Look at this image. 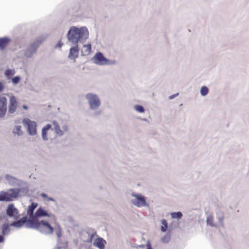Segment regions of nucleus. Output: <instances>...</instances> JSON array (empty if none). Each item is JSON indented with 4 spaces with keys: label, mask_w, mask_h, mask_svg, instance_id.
<instances>
[{
    "label": "nucleus",
    "mask_w": 249,
    "mask_h": 249,
    "mask_svg": "<svg viewBox=\"0 0 249 249\" xmlns=\"http://www.w3.org/2000/svg\"><path fill=\"white\" fill-rule=\"evenodd\" d=\"M89 32L86 27L78 28L72 26L69 29L67 33L68 41L72 45L77 44L79 41H83L88 38Z\"/></svg>",
    "instance_id": "1"
},
{
    "label": "nucleus",
    "mask_w": 249,
    "mask_h": 249,
    "mask_svg": "<svg viewBox=\"0 0 249 249\" xmlns=\"http://www.w3.org/2000/svg\"><path fill=\"white\" fill-rule=\"evenodd\" d=\"M85 99L89 105V109L91 110H96L101 106V103L98 96L93 93H88L85 95Z\"/></svg>",
    "instance_id": "2"
},
{
    "label": "nucleus",
    "mask_w": 249,
    "mask_h": 249,
    "mask_svg": "<svg viewBox=\"0 0 249 249\" xmlns=\"http://www.w3.org/2000/svg\"><path fill=\"white\" fill-rule=\"evenodd\" d=\"M43 41V39L42 37H39L35 40L25 50V56L27 58H31L34 54L36 53L39 46L41 44Z\"/></svg>",
    "instance_id": "3"
},
{
    "label": "nucleus",
    "mask_w": 249,
    "mask_h": 249,
    "mask_svg": "<svg viewBox=\"0 0 249 249\" xmlns=\"http://www.w3.org/2000/svg\"><path fill=\"white\" fill-rule=\"evenodd\" d=\"M131 196L135 197L131 200V203L134 206L138 208L148 206V205L146 202V197L142 195L133 192Z\"/></svg>",
    "instance_id": "4"
},
{
    "label": "nucleus",
    "mask_w": 249,
    "mask_h": 249,
    "mask_svg": "<svg viewBox=\"0 0 249 249\" xmlns=\"http://www.w3.org/2000/svg\"><path fill=\"white\" fill-rule=\"evenodd\" d=\"M37 231L45 235L52 234L54 231V228L46 220L40 221Z\"/></svg>",
    "instance_id": "5"
},
{
    "label": "nucleus",
    "mask_w": 249,
    "mask_h": 249,
    "mask_svg": "<svg viewBox=\"0 0 249 249\" xmlns=\"http://www.w3.org/2000/svg\"><path fill=\"white\" fill-rule=\"evenodd\" d=\"M93 59L94 63L99 65H114L116 63V61L114 60H109L106 58L101 52L97 53L94 55Z\"/></svg>",
    "instance_id": "6"
},
{
    "label": "nucleus",
    "mask_w": 249,
    "mask_h": 249,
    "mask_svg": "<svg viewBox=\"0 0 249 249\" xmlns=\"http://www.w3.org/2000/svg\"><path fill=\"white\" fill-rule=\"evenodd\" d=\"M22 123L25 126H27V129L30 135L34 136L36 134L37 124L36 122L26 118L22 120Z\"/></svg>",
    "instance_id": "7"
},
{
    "label": "nucleus",
    "mask_w": 249,
    "mask_h": 249,
    "mask_svg": "<svg viewBox=\"0 0 249 249\" xmlns=\"http://www.w3.org/2000/svg\"><path fill=\"white\" fill-rule=\"evenodd\" d=\"M53 128L52 130L54 131L56 135L58 137H62L65 132H67L68 130V126L66 124H63L61 126L59 123L55 120L52 122Z\"/></svg>",
    "instance_id": "8"
},
{
    "label": "nucleus",
    "mask_w": 249,
    "mask_h": 249,
    "mask_svg": "<svg viewBox=\"0 0 249 249\" xmlns=\"http://www.w3.org/2000/svg\"><path fill=\"white\" fill-rule=\"evenodd\" d=\"M39 222L37 218L35 216H27V219L25 224V227L27 229H35L37 231Z\"/></svg>",
    "instance_id": "9"
},
{
    "label": "nucleus",
    "mask_w": 249,
    "mask_h": 249,
    "mask_svg": "<svg viewBox=\"0 0 249 249\" xmlns=\"http://www.w3.org/2000/svg\"><path fill=\"white\" fill-rule=\"evenodd\" d=\"M6 214L8 216L14 219H17L18 217V211L14 204L8 205L6 209Z\"/></svg>",
    "instance_id": "10"
},
{
    "label": "nucleus",
    "mask_w": 249,
    "mask_h": 249,
    "mask_svg": "<svg viewBox=\"0 0 249 249\" xmlns=\"http://www.w3.org/2000/svg\"><path fill=\"white\" fill-rule=\"evenodd\" d=\"M7 110V100L5 96L0 97V119L4 118Z\"/></svg>",
    "instance_id": "11"
},
{
    "label": "nucleus",
    "mask_w": 249,
    "mask_h": 249,
    "mask_svg": "<svg viewBox=\"0 0 249 249\" xmlns=\"http://www.w3.org/2000/svg\"><path fill=\"white\" fill-rule=\"evenodd\" d=\"M34 215L37 218H38V217H43L45 216L50 217L53 219L55 218V216L54 214L52 213H49L47 211L45 210L41 207H40L36 210Z\"/></svg>",
    "instance_id": "12"
},
{
    "label": "nucleus",
    "mask_w": 249,
    "mask_h": 249,
    "mask_svg": "<svg viewBox=\"0 0 249 249\" xmlns=\"http://www.w3.org/2000/svg\"><path fill=\"white\" fill-rule=\"evenodd\" d=\"M18 106L17 101L14 96H11L10 98L8 112L10 114H13L16 110Z\"/></svg>",
    "instance_id": "13"
},
{
    "label": "nucleus",
    "mask_w": 249,
    "mask_h": 249,
    "mask_svg": "<svg viewBox=\"0 0 249 249\" xmlns=\"http://www.w3.org/2000/svg\"><path fill=\"white\" fill-rule=\"evenodd\" d=\"M70 49L68 58L70 59H74L78 57L79 54V47L77 44L73 45Z\"/></svg>",
    "instance_id": "14"
},
{
    "label": "nucleus",
    "mask_w": 249,
    "mask_h": 249,
    "mask_svg": "<svg viewBox=\"0 0 249 249\" xmlns=\"http://www.w3.org/2000/svg\"><path fill=\"white\" fill-rule=\"evenodd\" d=\"M5 179L10 185L13 186L19 185L21 182L20 180L8 174L5 175Z\"/></svg>",
    "instance_id": "15"
},
{
    "label": "nucleus",
    "mask_w": 249,
    "mask_h": 249,
    "mask_svg": "<svg viewBox=\"0 0 249 249\" xmlns=\"http://www.w3.org/2000/svg\"><path fill=\"white\" fill-rule=\"evenodd\" d=\"M26 219L27 216H23L18 220L13 221L10 225L18 229L20 228L25 225Z\"/></svg>",
    "instance_id": "16"
},
{
    "label": "nucleus",
    "mask_w": 249,
    "mask_h": 249,
    "mask_svg": "<svg viewBox=\"0 0 249 249\" xmlns=\"http://www.w3.org/2000/svg\"><path fill=\"white\" fill-rule=\"evenodd\" d=\"M106 243V240L103 238L98 237L94 240L93 245L99 249H104Z\"/></svg>",
    "instance_id": "17"
},
{
    "label": "nucleus",
    "mask_w": 249,
    "mask_h": 249,
    "mask_svg": "<svg viewBox=\"0 0 249 249\" xmlns=\"http://www.w3.org/2000/svg\"><path fill=\"white\" fill-rule=\"evenodd\" d=\"M10 42L9 37L5 36L0 38V50H3L8 45Z\"/></svg>",
    "instance_id": "18"
},
{
    "label": "nucleus",
    "mask_w": 249,
    "mask_h": 249,
    "mask_svg": "<svg viewBox=\"0 0 249 249\" xmlns=\"http://www.w3.org/2000/svg\"><path fill=\"white\" fill-rule=\"evenodd\" d=\"M216 218L219 222L221 227H224V213L220 210H217L216 211Z\"/></svg>",
    "instance_id": "19"
},
{
    "label": "nucleus",
    "mask_w": 249,
    "mask_h": 249,
    "mask_svg": "<svg viewBox=\"0 0 249 249\" xmlns=\"http://www.w3.org/2000/svg\"><path fill=\"white\" fill-rule=\"evenodd\" d=\"M9 191L12 193L11 194L9 193V195L11 201H12L14 199L16 198L18 196L20 192V189H9Z\"/></svg>",
    "instance_id": "20"
},
{
    "label": "nucleus",
    "mask_w": 249,
    "mask_h": 249,
    "mask_svg": "<svg viewBox=\"0 0 249 249\" xmlns=\"http://www.w3.org/2000/svg\"><path fill=\"white\" fill-rule=\"evenodd\" d=\"M0 201H11L10 198L9 193L8 192H0Z\"/></svg>",
    "instance_id": "21"
},
{
    "label": "nucleus",
    "mask_w": 249,
    "mask_h": 249,
    "mask_svg": "<svg viewBox=\"0 0 249 249\" xmlns=\"http://www.w3.org/2000/svg\"><path fill=\"white\" fill-rule=\"evenodd\" d=\"M37 204L36 203L33 202L28 206L27 213L28 216H34V211L35 209L37 207Z\"/></svg>",
    "instance_id": "22"
},
{
    "label": "nucleus",
    "mask_w": 249,
    "mask_h": 249,
    "mask_svg": "<svg viewBox=\"0 0 249 249\" xmlns=\"http://www.w3.org/2000/svg\"><path fill=\"white\" fill-rule=\"evenodd\" d=\"M54 231L56 233L57 239H58V243H59L60 242V238L62 236V233L61 228L58 224H57L56 227L54 228Z\"/></svg>",
    "instance_id": "23"
},
{
    "label": "nucleus",
    "mask_w": 249,
    "mask_h": 249,
    "mask_svg": "<svg viewBox=\"0 0 249 249\" xmlns=\"http://www.w3.org/2000/svg\"><path fill=\"white\" fill-rule=\"evenodd\" d=\"M10 225L7 223H5L2 226L1 232L3 235L7 234L10 231Z\"/></svg>",
    "instance_id": "24"
},
{
    "label": "nucleus",
    "mask_w": 249,
    "mask_h": 249,
    "mask_svg": "<svg viewBox=\"0 0 249 249\" xmlns=\"http://www.w3.org/2000/svg\"><path fill=\"white\" fill-rule=\"evenodd\" d=\"M67 247V242H63L60 238V242L58 243V239H57V243L53 249H61L62 248H66Z\"/></svg>",
    "instance_id": "25"
},
{
    "label": "nucleus",
    "mask_w": 249,
    "mask_h": 249,
    "mask_svg": "<svg viewBox=\"0 0 249 249\" xmlns=\"http://www.w3.org/2000/svg\"><path fill=\"white\" fill-rule=\"evenodd\" d=\"M21 126L20 125H16L15 126L13 133L14 134L18 135V136H21L23 135V131L21 129Z\"/></svg>",
    "instance_id": "26"
},
{
    "label": "nucleus",
    "mask_w": 249,
    "mask_h": 249,
    "mask_svg": "<svg viewBox=\"0 0 249 249\" xmlns=\"http://www.w3.org/2000/svg\"><path fill=\"white\" fill-rule=\"evenodd\" d=\"M15 72L14 69H8L5 70L4 75L7 78H9L11 76L14 75Z\"/></svg>",
    "instance_id": "27"
},
{
    "label": "nucleus",
    "mask_w": 249,
    "mask_h": 249,
    "mask_svg": "<svg viewBox=\"0 0 249 249\" xmlns=\"http://www.w3.org/2000/svg\"><path fill=\"white\" fill-rule=\"evenodd\" d=\"M171 216L172 218L179 219L182 217V213L181 212H172Z\"/></svg>",
    "instance_id": "28"
},
{
    "label": "nucleus",
    "mask_w": 249,
    "mask_h": 249,
    "mask_svg": "<svg viewBox=\"0 0 249 249\" xmlns=\"http://www.w3.org/2000/svg\"><path fill=\"white\" fill-rule=\"evenodd\" d=\"M161 223L163 225L160 228L161 231L162 232H166L168 228V223L165 219H163L161 220Z\"/></svg>",
    "instance_id": "29"
},
{
    "label": "nucleus",
    "mask_w": 249,
    "mask_h": 249,
    "mask_svg": "<svg viewBox=\"0 0 249 249\" xmlns=\"http://www.w3.org/2000/svg\"><path fill=\"white\" fill-rule=\"evenodd\" d=\"M207 223L213 227H216L217 225L213 222V217L212 215H209L207 217Z\"/></svg>",
    "instance_id": "30"
},
{
    "label": "nucleus",
    "mask_w": 249,
    "mask_h": 249,
    "mask_svg": "<svg viewBox=\"0 0 249 249\" xmlns=\"http://www.w3.org/2000/svg\"><path fill=\"white\" fill-rule=\"evenodd\" d=\"M200 94L202 96H205L209 92V89L207 87L202 86L200 90Z\"/></svg>",
    "instance_id": "31"
},
{
    "label": "nucleus",
    "mask_w": 249,
    "mask_h": 249,
    "mask_svg": "<svg viewBox=\"0 0 249 249\" xmlns=\"http://www.w3.org/2000/svg\"><path fill=\"white\" fill-rule=\"evenodd\" d=\"M134 108L136 111L139 113H144L145 111V109L144 107L140 105H136L134 106Z\"/></svg>",
    "instance_id": "32"
},
{
    "label": "nucleus",
    "mask_w": 249,
    "mask_h": 249,
    "mask_svg": "<svg viewBox=\"0 0 249 249\" xmlns=\"http://www.w3.org/2000/svg\"><path fill=\"white\" fill-rule=\"evenodd\" d=\"M20 80V77L19 76H16L12 78V82L14 85L18 84Z\"/></svg>",
    "instance_id": "33"
},
{
    "label": "nucleus",
    "mask_w": 249,
    "mask_h": 249,
    "mask_svg": "<svg viewBox=\"0 0 249 249\" xmlns=\"http://www.w3.org/2000/svg\"><path fill=\"white\" fill-rule=\"evenodd\" d=\"M161 240L164 243H167L170 240V235L167 234L165 235L161 239Z\"/></svg>",
    "instance_id": "34"
},
{
    "label": "nucleus",
    "mask_w": 249,
    "mask_h": 249,
    "mask_svg": "<svg viewBox=\"0 0 249 249\" xmlns=\"http://www.w3.org/2000/svg\"><path fill=\"white\" fill-rule=\"evenodd\" d=\"M41 135H42V139L45 141H47L48 140V139L47 138V131H44V130H42V133H41Z\"/></svg>",
    "instance_id": "35"
},
{
    "label": "nucleus",
    "mask_w": 249,
    "mask_h": 249,
    "mask_svg": "<svg viewBox=\"0 0 249 249\" xmlns=\"http://www.w3.org/2000/svg\"><path fill=\"white\" fill-rule=\"evenodd\" d=\"M51 128H52V125L51 124H47L42 128V130L47 132Z\"/></svg>",
    "instance_id": "36"
},
{
    "label": "nucleus",
    "mask_w": 249,
    "mask_h": 249,
    "mask_svg": "<svg viewBox=\"0 0 249 249\" xmlns=\"http://www.w3.org/2000/svg\"><path fill=\"white\" fill-rule=\"evenodd\" d=\"M84 47L85 48L88 52H90L91 49V47L90 44H88L86 45H84Z\"/></svg>",
    "instance_id": "37"
},
{
    "label": "nucleus",
    "mask_w": 249,
    "mask_h": 249,
    "mask_svg": "<svg viewBox=\"0 0 249 249\" xmlns=\"http://www.w3.org/2000/svg\"><path fill=\"white\" fill-rule=\"evenodd\" d=\"M63 46V44L60 41H59L58 43L55 45V48H61Z\"/></svg>",
    "instance_id": "38"
},
{
    "label": "nucleus",
    "mask_w": 249,
    "mask_h": 249,
    "mask_svg": "<svg viewBox=\"0 0 249 249\" xmlns=\"http://www.w3.org/2000/svg\"><path fill=\"white\" fill-rule=\"evenodd\" d=\"M4 89V85L3 83L0 81V92L2 91Z\"/></svg>",
    "instance_id": "39"
},
{
    "label": "nucleus",
    "mask_w": 249,
    "mask_h": 249,
    "mask_svg": "<svg viewBox=\"0 0 249 249\" xmlns=\"http://www.w3.org/2000/svg\"><path fill=\"white\" fill-rule=\"evenodd\" d=\"M146 249H153L151 247V245H150V244L149 242L147 243Z\"/></svg>",
    "instance_id": "40"
},
{
    "label": "nucleus",
    "mask_w": 249,
    "mask_h": 249,
    "mask_svg": "<svg viewBox=\"0 0 249 249\" xmlns=\"http://www.w3.org/2000/svg\"><path fill=\"white\" fill-rule=\"evenodd\" d=\"M4 238L3 235H0V243L4 241Z\"/></svg>",
    "instance_id": "41"
},
{
    "label": "nucleus",
    "mask_w": 249,
    "mask_h": 249,
    "mask_svg": "<svg viewBox=\"0 0 249 249\" xmlns=\"http://www.w3.org/2000/svg\"><path fill=\"white\" fill-rule=\"evenodd\" d=\"M41 196L43 198H48V196L47 194H45V193H42L41 194Z\"/></svg>",
    "instance_id": "42"
},
{
    "label": "nucleus",
    "mask_w": 249,
    "mask_h": 249,
    "mask_svg": "<svg viewBox=\"0 0 249 249\" xmlns=\"http://www.w3.org/2000/svg\"><path fill=\"white\" fill-rule=\"evenodd\" d=\"M178 95V93L169 96V99H172L174 98H175L176 96H177Z\"/></svg>",
    "instance_id": "43"
},
{
    "label": "nucleus",
    "mask_w": 249,
    "mask_h": 249,
    "mask_svg": "<svg viewBox=\"0 0 249 249\" xmlns=\"http://www.w3.org/2000/svg\"><path fill=\"white\" fill-rule=\"evenodd\" d=\"M47 200H49V201H54V199L53 198L51 197H48Z\"/></svg>",
    "instance_id": "44"
},
{
    "label": "nucleus",
    "mask_w": 249,
    "mask_h": 249,
    "mask_svg": "<svg viewBox=\"0 0 249 249\" xmlns=\"http://www.w3.org/2000/svg\"><path fill=\"white\" fill-rule=\"evenodd\" d=\"M23 108L25 109H27L28 108V107L26 105H23Z\"/></svg>",
    "instance_id": "45"
}]
</instances>
